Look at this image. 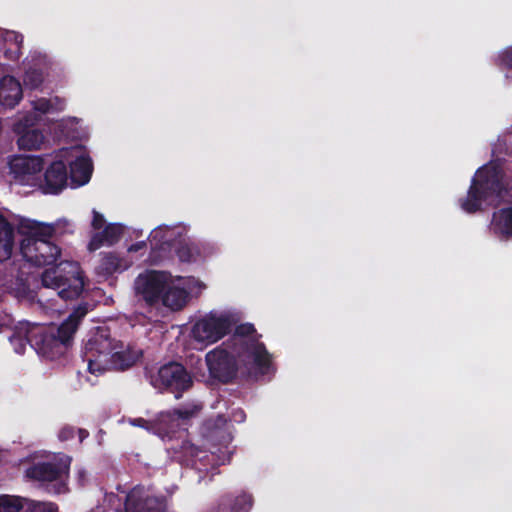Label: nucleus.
<instances>
[{
    "label": "nucleus",
    "instance_id": "obj_1",
    "mask_svg": "<svg viewBox=\"0 0 512 512\" xmlns=\"http://www.w3.org/2000/svg\"><path fill=\"white\" fill-rule=\"evenodd\" d=\"M19 233L24 236L20 242L23 258L34 266L51 265L41 275L42 285L57 291L63 300L78 298L85 284L83 272L74 261H61L55 264L61 255V249L50 241L55 234V227L51 224L23 220L19 225Z\"/></svg>",
    "mask_w": 512,
    "mask_h": 512
},
{
    "label": "nucleus",
    "instance_id": "obj_2",
    "mask_svg": "<svg viewBox=\"0 0 512 512\" xmlns=\"http://www.w3.org/2000/svg\"><path fill=\"white\" fill-rule=\"evenodd\" d=\"M459 206L468 214L483 210V203L494 207L512 204V161L491 160L478 168L471 179L467 195L459 199Z\"/></svg>",
    "mask_w": 512,
    "mask_h": 512
},
{
    "label": "nucleus",
    "instance_id": "obj_3",
    "mask_svg": "<svg viewBox=\"0 0 512 512\" xmlns=\"http://www.w3.org/2000/svg\"><path fill=\"white\" fill-rule=\"evenodd\" d=\"M260 338L253 324L243 323L236 326L233 335L224 342L236 353L247 374L255 377L275 372L272 354Z\"/></svg>",
    "mask_w": 512,
    "mask_h": 512
},
{
    "label": "nucleus",
    "instance_id": "obj_4",
    "mask_svg": "<svg viewBox=\"0 0 512 512\" xmlns=\"http://www.w3.org/2000/svg\"><path fill=\"white\" fill-rule=\"evenodd\" d=\"M89 311V304L80 303L58 327L46 328L35 324L31 347L49 359L55 360L63 356L71 346L81 320Z\"/></svg>",
    "mask_w": 512,
    "mask_h": 512
},
{
    "label": "nucleus",
    "instance_id": "obj_5",
    "mask_svg": "<svg viewBox=\"0 0 512 512\" xmlns=\"http://www.w3.org/2000/svg\"><path fill=\"white\" fill-rule=\"evenodd\" d=\"M122 342L111 337L108 327H98L85 343L83 359L90 373H103L108 370L109 358Z\"/></svg>",
    "mask_w": 512,
    "mask_h": 512
},
{
    "label": "nucleus",
    "instance_id": "obj_6",
    "mask_svg": "<svg viewBox=\"0 0 512 512\" xmlns=\"http://www.w3.org/2000/svg\"><path fill=\"white\" fill-rule=\"evenodd\" d=\"M72 458L62 455L56 462H38L26 470V476L34 481L52 483V492L62 494L67 491L65 479L69 476Z\"/></svg>",
    "mask_w": 512,
    "mask_h": 512
},
{
    "label": "nucleus",
    "instance_id": "obj_7",
    "mask_svg": "<svg viewBox=\"0 0 512 512\" xmlns=\"http://www.w3.org/2000/svg\"><path fill=\"white\" fill-rule=\"evenodd\" d=\"M205 361L210 377L222 384L231 383L236 378L239 368L245 369L236 353L224 342L209 351Z\"/></svg>",
    "mask_w": 512,
    "mask_h": 512
},
{
    "label": "nucleus",
    "instance_id": "obj_8",
    "mask_svg": "<svg viewBox=\"0 0 512 512\" xmlns=\"http://www.w3.org/2000/svg\"><path fill=\"white\" fill-rule=\"evenodd\" d=\"M151 384L180 399L184 392L192 388L193 378L183 364L171 361L158 369L157 374L151 378Z\"/></svg>",
    "mask_w": 512,
    "mask_h": 512
},
{
    "label": "nucleus",
    "instance_id": "obj_9",
    "mask_svg": "<svg viewBox=\"0 0 512 512\" xmlns=\"http://www.w3.org/2000/svg\"><path fill=\"white\" fill-rule=\"evenodd\" d=\"M232 326L229 315L211 312L194 323L191 333L196 341L212 344L229 334Z\"/></svg>",
    "mask_w": 512,
    "mask_h": 512
},
{
    "label": "nucleus",
    "instance_id": "obj_10",
    "mask_svg": "<svg viewBox=\"0 0 512 512\" xmlns=\"http://www.w3.org/2000/svg\"><path fill=\"white\" fill-rule=\"evenodd\" d=\"M124 512H169L167 499L149 488L136 485L126 495Z\"/></svg>",
    "mask_w": 512,
    "mask_h": 512
},
{
    "label": "nucleus",
    "instance_id": "obj_11",
    "mask_svg": "<svg viewBox=\"0 0 512 512\" xmlns=\"http://www.w3.org/2000/svg\"><path fill=\"white\" fill-rule=\"evenodd\" d=\"M167 277L161 271H149L145 275H139L135 281L138 295L150 306L160 302L166 288Z\"/></svg>",
    "mask_w": 512,
    "mask_h": 512
},
{
    "label": "nucleus",
    "instance_id": "obj_12",
    "mask_svg": "<svg viewBox=\"0 0 512 512\" xmlns=\"http://www.w3.org/2000/svg\"><path fill=\"white\" fill-rule=\"evenodd\" d=\"M58 512V506L52 502H38L21 498L2 495L0 496V512Z\"/></svg>",
    "mask_w": 512,
    "mask_h": 512
},
{
    "label": "nucleus",
    "instance_id": "obj_13",
    "mask_svg": "<svg viewBox=\"0 0 512 512\" xmlns=\"http://www.w3.org/2000/svg\"><path fill=\"white\" fill-rule=\"evenodd\" d=\"M67 181L68 171L65 163L61 160L54 161L44 173L43 192L45 194H58L67 186Z\"/></svg>",
    "mask_w": 512,
    "mask_h": 512
},
{
    "label": "nucleus",
    "instance_id": "obj_14",
    "mask_svg": "<svg viewBox=\"0 0 512 512\" xmlns=\"http://www.w3.org/2000/svg\"><path fill=\"white\" fill-rule=\"evenodd\" d=\"M252 505L253 497L249 493H227L220 497L217 505L209 512H249Z\"/></svg>",
    "mask_w": 512,
    "mask_h": 512
},
{
    "label": "nucleus",
    "instance_id": "obj_15",
    "mask_svg": "<svg viewBox=\"0 0 512 512\" xmlns=\"http://www.w3.org/2000/svg\"><path fill=\"white\" fill-rule=\"evenodd\" d=\"M141 356L142 352L140 350H136L129 345L125 349L123 345L122 347L119 346L110 355L108 370L124 371L132 367Z\"/></svg>",
    "mask_w": 512,
    "mask_h": 512
},
{
    "label": "nucleus",
    "instance_id": "obj_16",
    "mask_svg": "<svg viewBox=\"0 0 512 512\" xmlns=\"http://www.w3.org/2000/svg\"><path fill=\"white\" fill-rule=\"evenodd\" d=\"M22 97L21 84L15 77L7 75L0 80V104L2 106L13 108Z\"/></svg>",
    "mask_w": 512,
    "mask_h": 512
},
{
    "label": "nucleus",
    "instance_id": "obj_17",
    "mask_svg": "<svg viewBox=\"0 0 512 512\" xmlns=\"http://www.w3.org/2000/svg\"><path fill=\"white\" fill-rule=\"evenodd\" d=\"M490 230L501 240L512 239V207L500 208L493 212Z\"/></svg>",
    "mask_w": 512,
    "mask_h": 512
},
{
    "label": "nucleus",
    "instance_id": "obj_18",
    "mask_svg": "<svg viewBox=\"0 0 512 512\" xmlns=\"http://www.w3.org/2000/svg\"><path fill=\"white\" fill-rule=\"evenodd\" d=\"M33 333H35V324H31L27 321H20L14 326L8 339L16 353L23 354L26 345L29 344L31 346Z\"/></svg>",
    "mask_w": 512,
    "mask_h": 512
},
{
    "label": "nucleus",
    "instance_id": "obj_19",
    "mask_svg": "<svg viewBox=\"0 0 512 512\" xmlns=\"http://www.w3.org/2000/svg\"><path fill=\"white\" fill-rule=\"evenodd\" d=\"M92 162L90 158L80 156L70 163V180L74 187L87 184L92 175Z\"/></svg>",
    "mask_w": 512,
    "mask_h": 512
},
{
    "label": "nucleus",
    "instance_id": "obj_20",
    "mask_svg": "<svg viewBox=\"0 0 512 512\" xmlns=\"http://www.w3.org/2000/svg\"><path fill=\"white\" fill-rule=\"evenodd\" d=\"M14 246V226L0 213V262L8 260L12 256Z\"/></svg>",
    "mask_w": 512,
    "mask_h": 512
},
{
    "label": "nucleus",
    "instance_id": "obj_21",
    "mask_svg": "<svg viewBox=\"0 0 512 512\" xmlns=\"http://www.w3.org/2000/svg\"><path fill=\"white\" fill-rule=\"evenodd\" d=\"M123 231V226L120 224H108L101 232H97L92 236L88 244V249L90 251H96L101 248L104 243H108L109 245L117 243Z\"/></svg>",
    "mask_w": 512,
    "mask_h": 512
},
{
    "label": "nucleus",
    "instance_id": "obj_22",
    "mask_svg": "<svg viewBox=\"0 0 512 512\" xmlns=\"http://www.w3.org/2000/svg\"><path fill=\"white\" fill-rule=\"evenodd\" d=\"M10 170L16 176L32 175L42 169V159L31 156H14L9 161Z\"/></svg>",
    "mask_w": 512,
    "mask_h": 512
},
{
    "label": "nucleus",
    "instance_id": "obj_23",
    "mask_svg": "<svg viewBox=\"0 0 512 512\" xmlns=\"http://www.w3.org/2000/svg\"><path fill=\"white\" fill-rule=\"evenodd\" d=\"M149 241L155 250H169L174 246L175 230L172 227L160 225L151 231Z\"/></svg>",
    "mask_w": 512,
    "mask_h": 512
},
{
    "label": "nucleus",
    "instance_id": "obj_24",
    "mask_svg": "<svg viewBox=\"0 0 512 512\" xmlns=\"http://www.w3.org/2000/svg\"><path fill=\"white\" fill-rule=\"evenodd\" d=\"M187 299L188 293L184 288L166 285L160 301L172 310H180L185 306Z\"/></svg>",
    "mask_w": 512,
    "mask_h": 512
},
{
    "label": "nucleus",
    "instance_id": "obj_25",
    "mask_svg": "<svg viewBox=\"0 0 512 512\" xmlns=\"http://www.w3.org/2000/svg\"><path fill=\"white\" fill-rule=\"evenodd\" d=\"M119 271H122V258L115 252L102 253L100 262L96 267V273L108 278Z\"/></svg>",
    "mask_w": 512,
    "mask_h": 512
},
{
    "label": "nucleus",
    "instance_id": "obj_26",
    "mask_svg": "<svg viewBox=\"0 0 512 512\" xmlns=\"http://www.w3.org/2000/svg\"><path fill=\"white\" fill-rule=\"evenodd\" d=\"M44 142V135L39 129L27 128L19 136L17 144L21 150H37Z\"/></svg>",
    "mask_w": 512,
    "mask_h": 512
},
{
    "label": "nucleus",
    "instance_id": "obj_27",
    "mask_svg": "<svg viewBox=\"0 0 512 512\" xmlns=\"http://www.w3.org/2000/svg\"><path fill=\"white\" fill-rule=\"evenodd\" d=\"M180 453L184 457V461L189 465L196 466L197 461H204L209 458L210 455L207 451L194 445L188 440H184L180 446Z\"/></svg>",
    "mask_w": 512,
    "mask_h": 512
},
{
    "label": "nucleus",
    "instance_id": "obj_28",
    "mask_svg": "<svg viewBox=\"0 0 512 512\" xmlns=\"http://www.w3.org/2000/svg\"><path fill=\"white\" fill-rule=\"evenodd\" d=\"M23 81L30 89H37L43 82V75L39 70H29L25 73Z\"/></svg>",
    "mask_w": 512,
    "mask_h": 512
},
{
    "label": "nucleus",
    "instance_id": "obj_29",
    "mask_svg": "<svg viewBox=\"0 0 512 512\" xmlns=\"http://www.w3.org/2000/svg\"><path fill=\"white\" fill-rule=\"evenodd\" d=\"M200 407L194 405L191 408H175L172 411L168 412L169 416L176 419L188 420L192 418L198 411Z\"/></svg>",
    "mask_w": 512,
    "mask_h": 512
},
{
    "label": "nucleus",
    "instance_id": "obj_30",
    "mask_svg": "<svg viewBox=\"0 0 512 512\" xmlns=\"http://www.w3.org/2000/svg\"><path fill=\"white\" fill-rule=\"evenodd\" d=\"M175 254L181 262H191L193 259V251L186 243L179 242L175 247Z\"/></svg>",
    "mask_w": 512,
    "mask_h": 512
},
{
    "label": "nucleus",
    "instance_id": "obj_31",
    "mask_svg": "<svg viewBox=\"0 0 512 512\" xmlns=\"http://www.w3.org/2000/svg\"><path fill=\"white\" fill-rule=\"evenodd\" d=\"M499 64L508 69H512V45L510 47L506 48L499 55Z\"/></svg>",
    "mask_w": 512,
    "mask_h": 512
},
{
    "label": "nucleus",
    "instance_id": "obj_32",
    "mask_svg": "<svg viewBox=\"0 0 512 512\" xmlns=\"http://www.w3.org/2000/svg\"><path fill=\"white\" fill-rule=\"evenodd\" d=\"M75 432L76 430L73 426L66 425L60 429L58 438L62 442L71 440L74 438Z\"/></svg>",
    "mask_w": 512,
    "mask_h": 512
},
{
    "label": "nucleus",
    "instance_id": "obj_33",
    "mask_svg": "<svg viewBox=\"0 0 512 512\" xmlns=\"http://www.w3.org/2000/svg\"><path fill=\"white\" fill-rule=\"evenodd\" d=\"M33 108L41 113H47L51 110L52 105L50 100L41 98L34 102Z\"/></svg>",
    "mask_w": 512,
    "mask_h": 512
},
{
    "label": "nucleus",
    "instance_id": "obj_34",
    "mask_svg": "<svg viewBox=\"0 0 512 512\" xmlns=\"http://www.w3.org/2000/svg\"><path fill=\"white\" fill-rule=\"evenodd\" d=\"M105 224L104 216L96 210H93L92 227L95 230L101 229Z\"/></svg>",
    "mask_w": 512,
    "mask_h": 512
},
{
    "label": "nucleus",
    "instance_id": "obj_35",
    "mask_svg": "<svg viewBox=\"0 0 512 512\" xmlns=\"http://www.w3.org/2000/svg\"><path fill=\"white\" fill-rule=\"evenodd\" d=\"M146 247V242L145 241H139V242H136L134 244H132L129 248H128V251L130 252H137L143 248Z\"/></svg>",
    "mask_w": 512,
    "mask_h": 512
},
{
    "label": "nucleus",
    "instance_id": "obj_36",
    "mask_svg": "<svg viewBox=\"0 0 512 512\" xmlns=\"http://www.w3.org/2000/svg\"><path fill=\"white\" fill-rule=\"evenodd\" d=\"M131 424L134 426L145 428L148 425V421L144 418H135L131 421Z\"/></svg>",
    "mask_w": 512,
    "mask_h": 512
},
{
    "label": "nucleus",
    "instance_id": "obj_37",
    "mask_svg": "<svg viewBox=\"0 0 512 512\" xmlns=\"http://www.w3.org/2000/svg\"><path fill=\"white\" fill-rule=\"evenodd\" d=\"M77 432H78L80 443H82L84 441V439H86L89 436V432L86 429L80 428L77 430Z\"/></svg>",
    "mask_w": 512,
    "mask_h": 512
},
{
    "label": "nucleus",
    "instance_id": "obj_38",
    "mask_svg": "<svg viewBox=\"0 0 512 512\" xmlns=\"http://www.w3.org/2000/svg\"><path fill=\"white\" fill-rule=\"evenodd\" d=\"M239 414L241 415V420H244V419H245V414H244V412L241 410V411L239 412Z\"/></svg>",
    "mask_w": 512,
    "mask_h": 512
},
{
    "label": "nucleus",
    "instance_id": "obj_39",
    "mask_svg": "<svg viewBox=\"0 0 512 512\" xmlns=\"http://www.w3.org/2000/svg\"><path fill=\"white\" fill-rule=\"evenodd\" d=\"M237 416H238V418H240V419H241V415H240V414L238 415V413H235V414H234V417H237Z\"/></svg>",
    "mask_w": 512,
    "mask_h": 512
},
{
    "label": "nucleus",
    "instance_id": "obj_40",
    "mask_svg": "<svg viewBox=\"0 0 512 512\" xmlns=\"http://www.w3.org/2000/svg\"><path fill=\"white\" fill-rule=\"evenodd\" d=\"M237 416H238V418H240V419H241V415H240V414L238 415V413H235V414H234V417H237Z\"/></svg>",
    "mask_w": 512,
    "mask_h": 512
},
{
    "label": "nucleus",
    "instance_id": "obj_41",
    "mask_svg": "<svg viewBox=\"0 0 512 512\" xmlns=\"http://www.w3.org/2000/svg\"><path fill=\"white\" fill-rule=\"evenodd\" d=\"M237 416H238V418H240V419H241V415H240V414L238 415V413H235V414H234V417H237Z\"/></svg>",
    "mask_w": 512,
    "mask_h": 512
}]
</instances>
